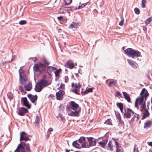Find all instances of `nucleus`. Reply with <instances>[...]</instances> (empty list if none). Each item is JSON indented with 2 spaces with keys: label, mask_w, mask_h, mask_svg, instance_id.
I'll return each mask as SVG.
<instances>
[{
  "label": "nucleus",
  "mask_w": 152,
  "mask_h": 152,
  "mask_svg": "<svg viewBox=\"0 0 152 152\" xmlns=\"http://www.w3.org/2000/svg\"><path fill=\"white\" fill-rule=\"evenodd\" d=\"M87 139L89 143V144H88L89 147L90 146H93L95 145L96 141L95 140L93 141L92 137H87Z\"/></svg>",
  "instance_id": "19"
},
{
  "label": "nucleus",
  "mask_w": 152,
  "mask_h": 152,
  "mask_svg": "<svg viewBox=\"0 0 152 152\" xmlns=\"http://www.w3.org/2000/svg\"><path fill=\"white\" fill-rule=\"evenodd\" d=\"M70 104L72 109L74 110H76L79 108V105L74 101H71Z\"/></svg>",
  "instance_id": "14"
},
{
  "label": "nucleus",
  "mask_w": 152,
  "mask_h": 152,
  "mask_svg": "<svg viewBox=\"0 0 152 152\" xmlns=\"http://www.w3.org/2000/svg\"><path fill=\"white\" fill-rule=\"evenodd\" d=\"M72 0H64L65 5H68L70 4L72 2Z\"/></svg>",
  "instance_id": "37"
},
{
  "label": "nucleus",
  "mask_w": 152,
  "mask_h": 152,
  "mask_svg": "<svg viewBox=\"0 0 152 152\" xmlns=\"http://www.w3.org/2000/svg\"><path fill=\"white\" fill-rule=\"evenodd\" d=\"M45 76H44L43 79H41L39 82L43 88L49 85L51 83V82L50 81L46 80L45 79Z\"/></svg>",
  "instance_id": "5"
},
{
  "label": "nucleus",
  "mask_w": 152,
  "mask_h": 152,
  "mask_svg": "<svg viewBox=\"0 0 152 152\" xmlns=\"http://www.w3.org/2000/svg\"><path fill=\"white\" fill-rule=\"evenodd\" d=\"M72 145L73 146L76 148H80V144L77 143L76 141H74L72 143Z\"/></svg>",
  "instance_id": "32"
},
{
  "label": "nucleus",
  "mask_w": 152,
  "mask_h": 152,
  "mask_svg": "<svg viewBox=\"0 0 152 152\" xmlns=\"http://www.w3.org/2000/svg\"><path fill=\"white\" fill-rule=\"evenodd\" d=\"M85 137H81L79 139L78 141L80 143H82L83 140H84Z\"/></svg>",
  "instance_id": "42"
},
{
  "label": "nucleus",
  "mask_w": 152,
  "mask_h": 152,
  "mask_svg": "<svg viewBox=\"0 0 152 152\" xmlns=\"http://www.w3.org/2000/svg\"><path fill=\"white\" fill-rule=\"evenodd\" d=\"M25 88L26 90L29 91L32 88V84L30 82H29L26 86H25Z\"/></svg>",
  "instance_id": "26"
},
{
  "label": "nucleus",
  "mask_w": 152,
  "mask_h": 152,
  "mask_svg": "<svg viewBox=\"0 0 152 152\" xmlns=\"http://www.w3.org/2000/svg\"><path fill=\"white\" fill-rule=\"evenodd\" d=\"M125 98L127 101L129 102H130V99L129 94L126 92H123Z\"/></svg>",
  "instance_id": "24"
},
{
  "label": "nucleus",
  "mask_w": 152,
  "mask_h": 152,
  "mask_svg": "<svg viewBox=\"0 0 152 152\" xmlns=\"http://www.w3.org/2000/svg\"><path fill=\"white\" fill-rule=\"evenodd\" d=\"M12 59H11V61H6L5 62V63L7 64L8 63H9L11 61H12L14 60V57L13 56H12Z\"/></svg>",
  "instance_id": "51"
},
{
  "label": "nucleus",
  "mask_w": 152,
  "mask_h": 152,
  "mask_svg": "<svg viewBox=\"0 0 152 152\" xmlns=\"http://www.w3.org/2000/svg\"><path fill=\"white\" fill-rule=\"evenodd\" d=\"M28 97L30 99L31 102L34 103L35 101L37 100V95H32L31 94H29L28 95Z\"/></svg>",
  "instance_id": "12"
},
{
  "label": "nucleus",
  "mask_w": 152,
  "mask_h": 152,
  "mask_svg": "<svg viewBox=\"0 0 152 152\" xmlns=\"http://www.w3.org/2000/svg\"><path fill=\"white\" fill-rule=\"evenodd\" d=\"M125 113L124 114V118H129L134 114V112L131 109L127 108L125 110Z\"/></svg>",
  "instance_id": "6"
},
{
  "label": "nucleus",
  "mask_w": 152,
  "mask_h": 152,
  "mask_svg": "<svg viewBox=\"0 0 152 152\" xmlns=\"http://www.w3.org/2000/svg\"><path fill=\"white\" fill-rule=\"evenodd\" d=\"M134 11L135 13L137 15L139 14L140 13V10L137 8H135L134 9Z\"/></svg>",
  "instance_id": "40"
},
{
  "label": "nucleus",
  "mask_w": 152,
  "mask_h": 152,
  "mask_svg": "<svg viewBox=\"0 0 152 152\" xmlns=\"http://www.w3.org/2000/svg\"><path fill=\"white\" fill-rule=\"evenodd\" d=\"M116 94L117 96H120L121 94L119 91H117L116 92Z\"/></svg>",
  "instance_id": "53"
},
{
  "label": "nucleus",
  "mask_w": 152,
  "mask_h": 152,
  "mask_svg": "<svg viewBox=\"0 0 152 152\" xmlns=\"http://www.w3.org/2000/svg\"><path fill=\"white\" fill-rule=\"evenodd\" d=\"M45 68L46 66L41 63L36 64L34 65L33 67L34 72H38L39 74L40 73L42 69Z\"/></svg>",
  "instance_id": "4"
},
{
  "label": "nucleus",
  "mask_w": 152,
  "mask_h": 152,
  "mask_svg": "<svg viewBox=\"0 0 152 152\" xmlns=\"http://www.w3.org/2000/svg\"><path fill=\"white\" fill-rule=\"evenodd\" d=\"M43 88L40 84L38 82L36 84L34 90L36 92H39L41 91Z\"/></svg>",
  "instance_id": "16"
},
{
  "label": "nucleus",
  "mask_w": 152,
  "mask_h": 152,
  "mask_svg": "<svg viewBox=\"0 0 152 152\" xmlns=\"http://www.w3.org/2000/svg\"><path fill=\"white\" fill-rule=\"evenodd\" d=\"M19 89L21 91H23V87L21 86H20Z\"/></svg>",
  "instance_id": "49"
},
{
  "label": "nucleus",
  "mask_w": 152,
  "mask_h": 152,
  "mask_svg": "<svg viewBox=\"0 0 152 152\" xmlns=\"http://www.w3.org/2000/svg\"><path fill=\"white\" fill-rule=\"evenodd\" d=\"M143 30L144 31H146L147 30V28L145 27H143Z\"/></svg>",
  "instance_id": "58"
},
{
  "label": "nucleus",
  "mask_w": 152,
  "mask_h": 152,
  "mask_svg": "<svg viewBox=\"0 0 152 152\" xmlns=\"http://www.w3.org/2000/svg\"><path fill=\"white\" fill-rule=\"evenodd\" d=\"M81 145L83 148H88L89 147V145L87 142L85 138L84 140H83L82 143L81 144Z\"/></svg>",
  "instance_id": "23"
},
{
  "label": "nucleus",
  "mask_w": 152,
  "mask_h": 152,
  "mask_svg": "<svg viewBox=\"0 0 152 152\" xmlns=\"http://www.w3.org/2000/svg\"><path fill=\"white\" fill-rule=\"evenodd\" d=\"M124 21V19H122L119 22V24L120 26H122L123 25Z\"/></svg>",
  "instance_id": "48"
},
{
  "label": "nucleus",
  "mask_w": 152,
  "mask_h": 152,
  "mask_svg": "<svg viewBox=\"0 0 152 152\" xmlns=\"http://www.w3.org/2000/svg\"><path fill=\"white\" fill-rule=\"evenodd\" d=\"M22 100L24 105L28 108H30L31 107V105L29 104L28 102L27 101L26 98L24 97L22 98Z\"/></svg>",
  "instance_id": "18"
},
{
  "label": "nucleus",
  "mask_w": 152,
  "mask_h": 152,
  "mask_svg": "<svg viewBox=\"0 0 152 152\" xmlns=\"http://www.w3.org/2000/svg\"><path fill=\"white\" fill-rule=\"evenodd\" d=\"M26 21L25 20H22L19 22V23L20 25H24L26 23Z\"/></svg>",
  "instance_id": "43"
},
{
  "label": "nucleus",
  "mask_w": 152,
  "mask_h": 152,
  "mask_svg": "<svg viewBox=\"0 0 152 152\" xmlns=\"http://www.w3.org/2000/svg\"><path fill=\"white\" fill-rule=\"evenodd\" d=\"M63 79L64 80V81L66 83H67L68 81V78L67 76H65Z\"/></svg>",
  "instance_id": "44"
},
{
  "label": "nucleus",
  "mask_w": 152,
  "mask_h": 152,
  "mask_svg": "<svg viewBox=\"0 0 152 152\" xmlns=\"http://www.w3.org/2000/svg\"><path fill=\"white\" fill-rule=\"evenodd\" d=\"M69 27L70 28H75L72 22L69 25Z\"/></svg>",
  "instance_id": "47"
},
{
  "label": "nucleus",
  "mask_w": 152,
  "mask_h": 152,
  "mask_svg": "<svg viewBox=\"0 0 152 152\" xmlns=\"http://www.w3.org/2000/svg\"><path fill=\"white\" fill-rule=\"evenodd\" d=\"M117 84V81L116 80H113L110 82L108 85L109 87H110L112 86H116Z\"/></svg>",
  "instance_id": "27"
},
{
  "label": "nucleus",
  "mask_w": 152,
  "mask_h": 152,
  "mask_svg": "<svg viewBox=\"0 0 152 152\" xmlns=\"http://www.w3.org/2000/svg\"><path fill=\"white\" fill-rule=\"evenodd\" d=\"M75 89L73 90V91L74 93L77 94H79V93L78 92V90L79 89H80L81 88V86L79 83H75Z\"/></svg>",
  "instance_id": "17"
},
{
  "label": "nucleus",
  "mask_w": 152,
  "mask_h": 152,
  "mask_svg": "<svg viewBox=\"0 0 152 152\" xmlns=\"http://www.w3.org/2000/svg\"><path fill=\"white\" fill-rule=\"evenodd\" d=\"M87 90L89 92H90L92 91V88H89Z\"/></svg>",
  "instance_id": "52"
},
{
  "label": "nucleus",
  "mask_w": 152,
  "mask_h": 152,
  "mask_svg": "<svg viewBox=\"0 0 152 152\" xmlns=\"http://www.w3.org/2000/svg\"><path fill=\"white\" fill-rule=\"evenodd\" d=\"M87 3H86L84 4H80L79 6L78 7V8H76L75 9V10H77V9H82L86 5V4Z\"/></svg>",
  "instance_id": "34"
},
{
  "label": "nucleus",
  "mask_w": 152,
  "mask_h": 152,
  "mask_svg": "<svg viewBox=\"0 0 152 152\" xmlns=\"http://www.w3.org/2000/svg\"><path fill=\"white\" fill-rule=\"evenodd\" d=\"M75 112L71 111L70 113L68 114V115L71 116H78L79 115V111L75 110Z\"/></svg>",
  "instance_id": "22"
},
{
  "label": "nucleus",
  "mask_w": 152,
  "mask_h": 152,
  "mask_svg": "<svg viewBox=\"0 0 152 152\" xmlns=\"http://www.w3.org/2000/svg\"><path fill=\"white\" fill-rule=\"evenodd\" d=\"M150 152H152V150L150 151Z\"/></svg>",
  "instance_id": "62"
},
{
  "label": "nucleus",
  "mask_w": 152,
  "mask_h": 152,
  "mask_svg": "<svg viewBox=\"0 0 152 152\" xmlns=\"http://www.w3.org/2000/svg\"><path fill=\"white\" fill-rule=\"evenodd\" d=\"M116 145L115 151V152H123V150L122 148L119 145V143L118 142L115 144Z\"/></svg>",
  "instance_id": "20"
},
{
  "label": "nucleus",
  "mask_w": 152,
  "mask_h": 152,
  "mask_svg": "<svg viewBox=\"0 0 152 152\" xmlns=\"http://www.w3.org/2000/svg\"><path fill=\"white\" fill-rule=\"evenodd\" d=\"M117 106L119 108L121 112L123 110V104L121 103H117Z\"/></svg>",
  "instance_id": "28"
},
{
  "label": "nucleus",
  "mask_w": 152,
  "mask_h": 152,
  "mask_svg": "<svg viewBox=\"0 0 152 152\" xmlns=\"http://www.w3.org/2000/svg\"><path fill=\"white\" fill-rule=\"evenodd\" d=\"M66 152H68V151L67 150H66Z\"/></svg>",
  "instance_id": "64"
},
{
  "label": "nucleus",
  "mask_w": 152,
  "mask_h": 152,
  "mask_svg": "<svg viewBox=\"0 0 152 152\" xmlns=\"http://www.w3.org/2000/svg\"><path fill=\"white\" fill-rule=\"evenodd\" d=\"M43 63L46 65H49V61L46 59L44 58L43 60Z\"/></svg>",
  "instance_id": "41"
},
{
  "label": "nucleus",
  "mask_w": 152,
  "mask_h": 152,
  "mask_svg": "<svg viewBox=\"0 0 152 152\" xmlns=\"http://www.w3.org/2000/svg\"><path fill=\"white\" fill-rule=\"evenodd\" d=\"M148 145L150 146H151L152 147V142H147Z\"/></svg>",
  "instance_id": "54"
},
{
  "label": "nucleus",
  "mask_w": 152,
  "mask_h": 152,
  "mask_svg": "<svg viewBox=\"0 0 152 152\" xmlns=\"http://www.w3.org/2000/svg\"><path fill=\"white\" fill-rule=\"evenodd\" d=\"M61 69H58L57 70H56L55 71V74L56 76H58L59 75V73L60 72Z\"/></svg>",
  "instance_id": "38"
},
{
  "label": "nucleus",
  "mask_w": 152,
  "mask_h": 152,
  "mask_svg": "<svg viewBox=\"0 0 152 152\" xmlns=\"http://www.w3.org/2000/svg\"><path fill=\"white\" fill-rule=\"evenodd\" d=\"M48 131H49L50 132H52L53 131V129L52 128H50L48 129Z\"/></svg>",
  "instance_id": "56"
},
{
  "label": "nucleus",
  "mask_w": 152,
  "mask_h": 152,
  "mask_svg": "<svg viewBox=\"0 0 152 152\" xmlns=\"http://www.w3.org/2000/svg\"><path fill=\"white\" fill-rule=\"evenodd\" d=\"M67 8V7H61L59 9V12L61 13H64L67 11L66 10Z\"/></svg>",
  "instance_id": "30"
},
{
  "label": "nucleus",
  "mask_w": 152,
  "mask_h": 152,
  "mask_svg": "<svg viewBox=\"0 0 152 152\" xmlns=\"http://www.w3.org/2000/svg\"><path fill=\"white\" fill-rule=\"evenodd\" d=\"M152 21V18L151 17H149L145 21V23L146 25H148Z\"/></svg>",
  "instance_id": "33"
},
{
  "label": "nucleus",
  "mask_w": 152,
  "mask_h": 152,
  "mask_svg": "<svg viewBox=\"0 0 152 152\" xmlns=\"http://www.w3.org/2000/svg\"><path fill=\"white\" fill-rule=\"evenodd\" d=\"M26 149L27 152H30V146L28 144L26 145Z\"/></svg>",
  "instance_id": "45"
},
{
  "label": "nucleus",
  "mask_w": 152,
  "mask_h": 152,
  "mask_svg": "<svg viewBox=\"0 0 152 152\" xmlns=\"http://www.w3.org/2000/svg\"><path fill=\"white\" fill-rule=\"evenodd\" d=\"M104 124H106L112 125V123L111 120L110 119H108L104 122Z\"/></svg>",
  "instance_id": "35"
},
{
  "label": "nucleus",
  "mask_w": 152,
  "mask_h": 152,
  "mask_svg": "<svg viewBox=\"0 0 152 152\" xmlns=\"http://www.w3.org/2000/svg\"><path fill=\"white\" fill-rule=\"evenodd\" d=\"M66 67L72 69L74 67V65L73 63L70 61L67 62L65 64Z\"/></svg>",
  "instance_id": "21"
},
{
  "label": "nucleus",
  "mask_w": 152,
  "mask_h": 152,
  "mask_svg": "<svg viewBox=\"0 0 152 152\" xmlns=\"http://www.w3.org/2000/svg\"><path fill=\"white\" fill-rule=\"evenodd\" d=\"M88 93H89L88 92V91H87V90H85L84 92V93L85 94H87Z\"/></svg>",
  "instance_id": "57"
},
{
  "label": "nucleus",
  "mask_w": 152,
  "mask_h": 152,
  "mask_svg": "<svg viewBox=\"0 0 152 152\" xmlns=\"http://www.w3.org/2000/svg\"><path fill=\"white\" fill-rule=\"evenodd\" d=\"M118 143L117 142H112L110 141L108 144L107 149V150L112 151H113V147H116L115 144Z\"/></svg>",
  "instance_id": "8"
},
{
  "label": "nucleus",
  "mask_w": 152,
  "mask_h": 152,
  "mask_svg": "<svg viewBox=\"0 0 152 152\" xmlns=\"http://www.w3.org/2000/svg\"><path fill=\"white\" fill-rule=\"evenodd\" d=\"M152 125V122L151 121H147L144 124V128L145 129H148L150 128Z\"/></svg>",
  "instance_id": "15"
},
{
  "label": "nucleus",
  "mask_w": 152,
  "mask_h": 152,
  "mask_svg": "<svg viewBox=\"0 0 152 152\" xmlns=\"http://www.w3.org/2000/svg\"><path fill=\"white\" fill-rule=\"evenodd\" d=\"M134 150H135V148H134Z\"/></svg>",
  "instance_id": "63"
},
{
  "label": "nucleus",
  "mask_w": 152,
  "mask_h": 152,
  "mask_svg": "<svg viewBox=\"0 0 152 152\" xmlns=\"http://www.w3.org/2000/svg\"><path fill=\"white\" fill-rule=\"evenodd\" d=\"M57 19L59 20H61L63 19V17L62 16L58 17L57 18Z\"/></svg>",
  "instance_id": "55"
},
{
  "label": "nucleus",
  "mask_w": 152,
  "mask_h": 152,
  "mask_svg": "<svg viewBox=\"0 0 152 152\" xmlns=\"http://www.w3.org/2000/svg\"><path fill=\"white\" fill-rule=\"evenodd\" d=\"M20 140H24L26 141L29 139L28 136L24 132H22L20 133Z\"/></svg>",
  "instance_id": "9"
},
{
  "label": "nucleus",
  "mask_w": 152,
  "mask_h": 152,
  "mask_svg": "<svg viewBox=\"0 0 152 152\" xmlns=\"http://www.w3.org/2000/svg\"><path fill=\"white\" fill-rule=\"evenodd\" d=\"M151 103L152 104V98H151Z\"/></svg>",
  "instance_id": "60"
},
{
  "label": "nucleus",
  "mask_w": 152,
  "mask_h": 152,
  "mask_svg": "<svg viewBox=\"0 0 152 152\" xmlns=\"http://www.w3.org/2000/svg\"><path fill=\"white\" fill-rule=\"evenodd\" d=\"M146 3V0H142V4H141V7L142 8H145V4Z\"/></svg>",
  "instance_id": "36"
},
{
  "label": "nucleus",
  "mask_w": 152,
  "mask_h": 152,
  "mask_svg": "<svg viewBox=\"0 0 152 152\" xmlns=\"http://www.w3.org/2000/svg\"><path fill=\"white\" fill-rule=\"evenodd\" d=\"M25 143L24 142H22L19 144L18 146L17 149L14 152H25L24 147Z\"/></svg>",
  "instance_id": "7"
},
{
  "label": "nucleus",
  "mask_w": 152,
  "mask_h": 152,
  "mask_svg": "<svg viewBox=\"0 0 152 152\" xmlns=\"http://www.w3.org/2000/svg\"><path fill=\"white\" fill-rule=\"evenodd\" d=\"M40 120V117L38 115L36 116L34 124L36 126H38L39 125V122Z\"/></svg>",
  "instance_id": "25"
},
{
  "label": "nucleus",
  "mask_w": 152,
  "mask_h": 152,
  "mask_svg": "<svg viewBox=\"0 0 152 152\" xmlns=\"http://www.w3.org/2000/svg\"><path fill=\"white\" fill-rule=\"evenodd\" d=\"M125 54L129 57H131L132 58H137L140 56V53L131 48H128L124 51Z\"/></svg>",
  "instance_id": "2"
},
{
  "label": "nucleus",
  "mask_w": 152,
  "mask_h": 152,
  "mask_svg": "<svg viewBox=\"0 0 152 152\" xmlns=\"http://www.w3.org/2000/svg\"><path fill=\"white\" fill-rule=\"evenodd\" d=\"M64 93V92L63 91H59L56 93V96L57 99L59 100H61Z\"/></svg>",
  "instance_id": "11"
},
{
  "label": "nucleus",
  "mask_w": 152,
  "mask_h": 152,
  "mask_svg": "<svg viewBox=\"0 0 152 152\" xmlns=\"http://www.w3.org/2000/svg\"><path fill=\"white\" fill-rule=\"evenodd\" d=\"M60 87L62 89H64V85L62 84H61Z\"/></svg>",
  "instance_id": "50"
},
{
  "label": "nucleus",
  "mask_w": 152,
  "mask_h": 152,
  "mask_svg": "<svg viewBox=\"0 0 152 152\" xmlns=\"http://www.w3.org/2000/svg\"><path fill=\"white\" fill-rule=\"evenodd\" d=\"M21 67H20L19 70V81L21 84L24 85L27 82V79L24 71L21 69Z\"/></svg>",
  "instance_id": "3"
},
{
  "label": "nucleus",
  "mask_w": 152,
  "mask_h": 152,
  "mask_svg": "<svg viewBox=\"0 0 152 152\" xmlns=\"http://www.w3.org/2000/svg\"><path fill=\"white\" fill-rule=\"evenodd\" d=\"M107 140H104L102 142H99V144L101 145L102 147H104L105 145L107 142Z\"/></svg>",
  "instance_id": "31"
},
{
  "label": "nucleus",
  "mask_w": 152,
  "mask_h": 152,
  "mask_svg": "<svg viewBox=\"0 0 152 152\" xmlns=\"http://www.w3.org/2000/svg\"><path fill=\"white\" fill-rule=\"evenodd\" d=\"M127 61L128 62L129 64L133 68L136 69L138 66V64L135 61H133L132 60L127 59Z\"/></svg>",
  "instance_id": "10"
},
{
  "label": "nucleus",
  "mask_w": 152,
  "mask_h": 152,
  "mask_svg": "<svg viewBox=\"0 0 152 152\" xmlns=\"http://www.w3.org/2000/svg\"><path fill=\"white\" fill-rule=\"evenodd\" d=\"M7 96L8 98L11 100L13 96L12 94L10 93H9L7 94Z\"/></svg>",
  "instance_id": "39"
},
{
  "label": "nucleus",
  "mask_w": 152,
  "mask_h": 152,
  "mask_svg": "<svg viewBox=\"0 0 152 152\" xmlns=\"http://www.w3.org/2000/svg\"><path fill=\"white\" fill-rule=\"evenodd\" d=\"M149 95L148 93L146 91L145 88H144L142 90L140 93V96L136 99L135 102V107H138V104L141 105V110L143 114L142 119H144L147 117L148 116L149 114L148 110L145 109V101L144 100V98L145 97V101H146L147 97Z\"/></svg>",
  "instance_id": "1"
},
{
  "label": "nucleus",
  "mask_w": 152,
  "mask_h": 152,
  "mask_svg": "<svg viewBox=\"0 0 152 152\" xmlns=\"http://www.w3.org/2000/svg\"><path fill=\"white\" fill-rule=\"evenodd\" d=\"M75 28H77L78 26L79 25L77 23H75V22H72Z\"/></svg>",
  "instance_id": "46"
},
{
  "label": "nucleus",
  "mask_w": 152,
  "mask_h": 152,
  "mask_svg": "<svg viewBox=\"0 0 152 152\" xmlns=\"http://www.w3.org/2000/svg\"><path fill=\"white\" fill-rule=\"evenodd\" d=\"M50 136V135L49 134H47V137H49Z\"/></svg>",
  "instance_id": "59"
},
{
  "label": "nucleus",
  "mask_w": 152,
  "mask_h": 152,
  "mask_svg": "<svg viewBox=\"0 0 152 152\" xmlns=\"http://www.w3.org/2000/svg\"><path fill=\"white\" fill-rule=\"evenodd\" d=\"M27 111L28 110L26 108L22 107L19 110L17 113L18 115L23 116L24 114L26 113Z\"/></svg>",
  "instance_id": "13"
},
{
  "label": "nucleus",
  "mask_w": 152,
  "mask_h": 152,
  "mask_svg": "<svg viewBox=\"0 0 152 152\" xmlns=\"http://www.w3.org/2000/svg\"><path fill=\"white\" fill-rule=\"evenodd\" d=\"M56 68L51 66H48L47 67V70L50 72L54 71L56 70Z\"/></svg>",
  "instance_id": "29"
},
{
  "label": "nucleus",
  "mask_w": 152,
  "mask_h": 152,
  "mask_svg": "<svg viewBox=\"0 0 152 152\" xmlns=\"http://www.w3.org/2000/svg\"><path fill=\"white\" fill-rule=\"evenodd\" d=\"M75 152H80L79 151H76Z\"/></svg>",
  "instance_id": "61"
}]
</instances>
